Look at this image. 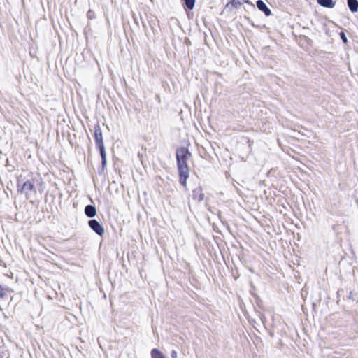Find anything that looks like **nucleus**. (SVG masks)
Masks as SVG:
<instances>
[{"mask_svg": "<svg viewBox=\"0 0 358 358\" xmlns=\"http://www.w3.org/2000/svg\"><path fill=\"white\" fill-rule=\"evenodd\" d=\"M191 157V153L186 148L182 147L176 151L178 169L180 175V182L185 186L189 177L187 161Z\"/></svg>", "mask_w": 358, "mask_h": 358, "instance_id": "obj_1", "label": "nucleus"}, {"mask_svg": "<svg viewBox=\"0 0 358 358\" xmlns=\"http://www.w3.org/2000/svg\"><path fill=\"white\" fill-rule=\"evenodd\" d=\"M18 191L21 193L25 194L27 198H29V193L34 190V187L32 182L30 181H26L23 185H20L19 183L17 185Z\"/></svg>", "mask_w": 358, "mask_h": 358, "instance_id": "obj_2", "label": "nucleus"}, {"mask_svg": "<svg viewBox=\"0 0 358 358\" xmlns=\"http://www.w3.org/2000/svg\"><path fill=\"white\" fill-rule=\"evenodd\" d=\"M89 226L97 234L101 236L104 232L103 227L96 220H92L89 222Z\"/></svg>", "mask_w": 358, "mask_h": 358, "instance_id": "obj_3", "label": "nucleus"}, {"mask_svg": "<svg viewBox=\"0 0 358 358\" xmlns=\"http://www.w3.org/2000/svg\"><path fill=\"white\" fill-rule=\"evenodd\" d=\"M94 138L97 146L103 145L102 132L99 125H96L94 128Z\"/></svg>", "mask_w": 358, "mask_h": 358, "instance_id": "obj_4", "label": "nucleus"}, {"mask_svg": "<svg viewBox=\"0 0 358 358\" xmlns=\"http://www.w3.org/2000/svg\"><path fill=\"white\" fill-rule=\"evenodd\" d=\"M257 6L258 9L264 13L266 16H270L271 15V10L266 6V5L262 0H258L257 1Z\"/></svg>", "mask_w": 358, "mask_h": 358, "instance_id": "obj_5", "label": "nucleus"}, {"mask_svg": "<svg viewBox=\"0 0 358 358\" xmlns=\"http://www.w3.org/2000/svg\"><path fill=\"white\" fill-rule=\"evenodd\" d=\"M243 3H248V4H250V2L249 0H231V1L229 3H228L226 6H231V7H233L234 8H238Z\"/></svg>", "mask_w": 358, "mask_h": 358, "instance_id": "obj_6", "label": "nucleus"}, {"mask_svg": "<svg viewBox=\"0 0 358 358\" xmlns=\"http://www.w3.org/2000/svg\"><path fill=\"white\" fill-rule=\"evenodd\" d=\"M85 213L87 217H93L96 215V210L93 206L88 205L85 208Z\"/></svg>", "mask_w": 358, "mask_h": 358, "instance_id": "obj_7", "label": "nucleus"}, {"mask_svg": "<svg viewBox=\"0 0 358 358\" xmlns=\"http://www.w3.org/2000/svg\"><path fill=\"white\" fill-rule=\"evenodd\" d=\"M348 5L352 12L355 13L358 10L357 0H348Z\"/></svg>", "mask_w": 358, "mask_h": 358, "instance_id": "obj_8", "label": "nucleus"}, {"mask_svg": "<svg viewBox=\"0 0 358 358\" xmlns=\"http://www.w3.org/2000/svg\"><path fill=\"white\" fill-rule=\"evenodd\" d=\"M151 358H166L164 355L157 348H154L150 352Z\"/></svg>", "mask_w": 358, "mask_h": 358, "instance_id": "obj_9", "label": "nucleus"}, {"mask_svg": "<svg viewBox=\"0 0 358 358\" xmlns=\"http://www.w3.org/2000/svg\"><path fill=\"white\" fill-rule=\"evenodd\" d=\"M317 3L324 7L330 8H334L335 6L333 0H317Z\"/></svg>", "mask_w": 358, "mask_h": 358, "instance_id": "obj_10", "label": "nucleus"}, {"mask_svg": "<svg viewBox=\"0 0 358 358\" xmlns=\"http://www.w3.org/2000/svg\"><path fill=\"white\" fill-rule=\"evenodd\" d=\"M189 10H192L194 7L195 0H182Z\"/></svg>", "mask_w": 358, "mask_h": 358, "instance_id": "obj_11", "label": "nucleus"}, {"mask_svg": "<svg viewBox=\"0 0 358 358\" xmlns=\"http://www.w3.org/2000/svg\"><path fill=\"white\" fill-rule=\"evenodd\" d=\"M97 147L100 150V153H101V158L106 157V154L105 149H104V145H103L101 146H97Z\"/></svg>", "mask_w": 358, "mask_h": 358, "instance_id": "obj_12", "label": "nucleus"}, {"mask_svg": "<svg viewBox=\"0 0 358 358\" xmlns=\"http://www.w3.org/2000/svg\"><path fill=\"white\" fill-rule=\"evenodd\" d=\"M194 198H196L199 201H201L203 199V194L201 192H198V195H197L196 194V192L194 191Z\"/></svg>", "mask_w": 358, "mask_h": 358, "instance_id": "obj_13", "label": "nucleus"}, {"mask_svg": "<svg viewBox=\"0 0 358 358\" xmlns=\"http://www.w3.org/2000/svg\"><path fill=\"white\" fill-rule=\"evenodd\" d=\"M340 35H341V38L342 41H343L345 43H346L348 42V39H347V37L345 36V34H344L343 32H341V33L340 34Z\"/></svg>", "mask_w": 358, "mask_h": 358, "instance_id": "obj_14", "label": "nucleus"}, {"mask_svg": "<svg viewBox=\"0 0 358 358\" xmlns=\"http://www.w3.org/2000/svg\"><path fill=\"white\" fill-rule=\"evenodd\" d=\"M6 294L4 289L0 287V297H3Z\"/></svg>", "mask_w": 358, "mask_h": 358, "instance_id": "obj_15", "label": "nucleus"}, {"mask_svg": "<svg viewBox=\"0 0 358 358\" xmlns=\"http://www.w3.org/2000/svg\"><path fill=\"white\" fill-rule=\"evenodd\" d=\"M171 357L172 358H177L178 357V353L176 351L173 350L171 352Z\"/></svg>", "mask_w": 358, "mask_h": 358, "instance_id": "obj_16", "label": "nucleus"}, {"mask_svg": "<svg viewBox=\"0 0 358 358\" xmlns=\"http://www.w3.org/2000/svg\"><path fill=\"white\" fill-rule=\"evenodd\" d=\"M101 160H102V165H103V166H104L106 165V157L101 158Z\"/></svg>", "mask_w": 358, "mask_h": 358, "instance_id": "obj_17", "label": "nucleus"}]
</instances>
